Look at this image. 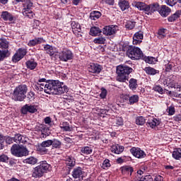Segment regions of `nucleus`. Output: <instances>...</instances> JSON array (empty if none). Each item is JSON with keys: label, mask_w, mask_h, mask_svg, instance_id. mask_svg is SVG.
Segmentation results:
<instances>
[{"label": "nucleus", "mask_w": 181, "mask_h": 181, "mask_svg": "<svg viewBox=\"0 0 181 181\" xmlns=\"http://www.w3.org/2000/svg\"><path fill=\"white\" fill-rule=\"evenodd\" d=\"M35 87H37V90H39V87H40L42 90L44 89L45 93L47 94L60 95L64 94V93H69V88L63 85L60 81H51L47 82L45 78L39 79Z\"/></svg>", "instance_id": "nucleus-1"}, {"label": "nucleus", "mask_w": 181, "mask_h": 181, "mask_svg": "<svg viewBox=\"0 0 181 181\" xmlns=\"http://www.w3.org/2000/svg\"><path fill=\"white\" fill-rule=\"evenodd\" d=\"M132 68L127 66L119 65L117 67V81L120 83H125L128 80V76L132 73Z\"/></svg>", "instance_id": "nucleus-2"}, {"label": "nucleus", "mask_w": 181, "mask_h": 181, "mask_svg": "<svg viewBox=\"0 0 181 181\" xmlns=\"http://www.w3.org/2000/svg\"><path fill=\"white\" fill-rule=\"evenodd\" d=\"M135 6L138 8L139 11H144L146 15H152L153 12L159 11V4L158 3L148 5L144 2L138 1L136 3Z\"/></svg>", "instance_id": "nucleus-3"}, {"label": "nucleus", "mask_w": 181, "mask_h": 181, "mask_svg": "<svg viewBox=\"0 0 181 181\" xmlns=\"http://www.w3.org/2000/svg\"><path fill=\"white\" fill-rule=\"evenodd\" d=\"M127 55L132 60H141L145 59V57H144V52H142L141 48L132 45L128 47Z\"/></svg>", "instance_id": "nucleus-4"}, {"label": "nucleus", "mask_w": 181, "mask_h": 181, "mask_svg": "<svg viewBox=\"0 0 181 181\" xmlns=\"http://www.w3.org/2000/svg\"><path fill=\"white\" fill-rule=\"evenodd\" d=\"M49 169H50L49 163L46 161H42L38 166L34 168L33 177H42Z\"/></svg>", "instance_id": "nucleus-5"}, {"label": "nucleus", "mask_w": 181, "mask_h": 181, "mask_svg": "<svg viewBox=\"0 0 181 181\" xmlns=\"http://www.w3.org/2000/svg\"><path fill=\"white\" fill-rule=\"evenodd\" d=\"M33 6V3L30 0H24L23 9L24 13L23 16H27L29 19H32L35 16V13H33L32 7Z\"/></svg>", "instance_id": "nucleus-6"}, {"label": "nucleus", "mask_w": 181, "mask_h": 181, "mask_svg": "<svg viewBox=\"0 0 181 181\" xmlns=\"http://www.w3.org/2000/svg\"><path fill=\"white\" fill-rule=\"evenodd\" d=\"M11 98L14 101H23V86L19 85L14 89Z\"/></svg>", "instance_id": "nucleus-7"}, {"label": "nucleus", "mask_w": 181, "mask_h": 181, "mask_svg": "<svg viewBox=\"0 0 181 181\" xmlns=\"http://www.w3.org/2000/svg\"><path fill=\"white\" fill-rule=\"evenodd\" d=\"M11 153L17 158H22L23 156V146L14 144L11 148Z\"/></svg>", "instance_id": "nucleus-8"}, {"label": "nucleus", "mask_w": 181, "mask_h": 181, "mask_svg": "<svg viewBox=\"0 0 181 181\" xmlns=\"http://www.w3.org/2000/svg\"><path fill=\"white\" fill-rule=\"evenodd\" d=\"M59 59L61 62H69V60H73V52L69 49H64L59 53Z\"/></svg>", "instance_id": "nucleus-9"}, {"label": "nucleus", "mask_w": 181, "mask_h": 181, "mask_svg": "<svg viewBox=\"0 0 181 181\" xmlns=\"http://www.w3.org/2000/svg\"><path fill=\"white\" fill-rule=\"evenodd\" d=\"M72 176L76 181H81L84 179V171L81 167H77L74 169Z\"/></svg>", "instance_id": "nucleus-10"}, {"label": "nucleus", "mask_w": 181, "mask_h": 181, "mask_svg": "<svg viewBox=\"0 0 181 181\" xmlns=\"http://www.w3.org/2000/svg\"><path fill=\"white\" fill-rule=\"evenodd\" d=\"M130 152L133 155V156L137 158L138 159H144V158L146 157V153H145V151L139 148L132 147L130 149Z\"/></svg>", "instance_id": "nucleus-11"}, {"label": "nucleus", "mask_w": 181, "mask_h": 181, "mask_svg": "<svg viewBox=\"0 0 181 181\" xmlns=\"http://www.w3.org/2000/svg\"><path fill=\"white\" fill-rule=\"evenodd\" d=\"M117 28L118 27L117 25L105 26L103 28L102 32L105 36H112V35H115L117 33Z\"/></svg>", "instance_id": "nucleus-12"}, {"label": "nucleus", "mask_w": 181, "mask_h": 181, "mask_svg": "<svg viewBox=\"0 0 181 181\" xmlns=\"http://www.w3.org/2000/svg\"><path fill=\"white\" fill-rule=\"evenodd\" d=\"M88 70L90 73L100 74L103 70V66L95 63H90L88 65Z\"/></svg>", "instance_id": "nucleus-13"}, {"label": "nucleus", "mask_w": 181, "mask_h": 181, "mask_svg": "<svg viewBox=\"0 0 181 181\" xmlns=\"http://www.w3.org/2000/svg\"><path fill=\"white\" fill-rule=\"evenodd\" d=\"M160 124V122L155 117H149L147 122H146V126L148 128H151L153 129L154 128H156L158 125Z\"/></svg>", "instance_id": "nucleus-14"}, {"label": "nucleus", "mask_w": 181, "mask_h": 181, "mask_svg": "<svg viewBox=\"0 0 181 181\" xmlns=\"http://www.w3.org/2000/svg\"><path fill=\"white\" fill-rule=\"evenodd\" d=\"M1 18L3 19V21L11 22V23L15 21V16H13V14L9 11H2Z\"/></svg>", "instance_id": "nucleus-15"}, {"label": "nucleus", "mask_w": 181, "mask_h": 181, "mask_svg": "<svg viewBox=\"0 0 181 181\" xmlns=\"http://www.w3.org/2000/svg\"><path fill=\"white\" fill-rule=\"evenodd\" d=\"M22 59H23V48H20L12 57V62L13 63H18V62H21Z\"/></svg>", "instance_id": "nucleus-16"}, {"label": "nucleus", "mask_w": 181, "mask_h": 181, "mask_svg": "<svg viewBox=\"0 0 181 181\" xmlns=\"http://www.w3.org/2000/svg\"><path fill=\"white\" fill-rule=\"evenodd\" d=\"M144 40V33L139 31L136 33L133 36V45H141Z\"/></svg>", "instance_id": "nucleus-17"}, {"label": "nucleus", "mask_w": 181, "mask_h": 181, "mask_svg": "<svg viewBox=\"0 0 181 181\" xmlns=\"http://www.w3.org/2000/svg\"><path fill=\"white\" fill-rule=\"evenodd\" d=\"M27 112H30V114L37 112V106L28 104L25 105L23 106V114H26Z\"/></svg>", "instance_id": "nucleus-18"}, {"label": "nucleus", "mask_w": 181, "mask_h": 181, "mask_svg": "<svg viewBox=\"0 0 181 181\" xmlns=\"http://www.w3.org/2000/svg\"><path fill=\"white\" fill-rule=\"evenodd\" d=\"M71 29L74 35H80L78 33H81V25H80V23L76 22V21H72L71 23Z\"/></svg>", "instance_id": "nucleus-19"}, {"label": "nucleus", "mask_w": 181, "mask_h": 181, "mask_svg": "<svg viewBox=\"0 0 181 181\" xmlns=\"http://www.w3.org/2000/svg\"><path fill=\"white\" fill-rule=\"evenodd\" d=\"M124 146H119V144H114L110 147L111 152L117 155L122 153V152H124Z\"/></svg>", "instance_id": "nucleus-20"}, {"label": "nucleus", "mask_w": 181, "mask_h": 181, "mask_svg": "<svg viewBox=\"0 0 181 181\" xmlns=\"http://www.w3.org/2000/svg\"><path fill=\"white\" fill-rule=\"evenodd\" d=\"M122 175H126V176H132L134 172V168L129 165H124L120 168Z\"/></svg>", "instance_id": "nucleus-21"}, {"label": "nucleus", "mask_w": 181, "mask_h": 181, "mask_svg": "<svg viewBox=\"0 0 181 181\" xmlns=\"http://www.w3.org/2000/svg\"><path fill=\"white\" fill-rule=\"evenodd\" d=\"M170 12H172L170 8H169L168 6L163 5L161 6L159 13L161 15V16H163V18H166V16L170 15Z\"/></svg>", "instance_id": "nucleus-22"}, {"label": "nucleus", "mask_w": 181, "mask_h": 181, "mask_svg": "<svg viewBox=\"0 0 181 181\" xmlns=\"http://www.w3.org/2000/svg\"><path fill=\"white\" fill-rule=\"evenodd\" d=\"M45 40L43 37H37L33 40H30L28 42V46L33 47L36 46V45H40V43H45Z\"/></svg>", "instance_id": "nucleus-23"}, {"label": "nucleus", "mask_w": 181, "mask_h": 181, "mask_svg": "<svg viewBox=\"0 0 181 181\" xmlns=\"http://www.w3.org/2000/svg\"><path fill=\"white\" fill-rule=\"evenodd\" d=\"M44 50L49 56H53V54H54V53H56V48H54V47H53V46H51L49 45H44Z\"/></svg>", "instance_id": "nucleus-24"}, {"label": "nucleus", "mask_w": 181, "mask_h": 181, "mask_svg": "<svg viewBox=\"0 0 181 181\" xmlns=\"http://www.w3.org/2000/svg\"><path fill=\"white\" fill-rule=\"evenodd\" d=\"M181 16V10H177L175 13L172 14L168 18V22H175L177 19H179Z\"/></svg>", "instance_id": "nucleus-25"}, {"label": "nucleus", "mask_w": 181, "mask_h": 181, "mask_svg": "<svg viewBox=\"0 0 181 181\" xmlns=\"http://www.w3.org/2000/svg\"><path fill=\"white\" fill-rule=\"evenodd\" d=\"M36 150L40 155H46V153L49 152V150L46 148L45 146L42 144H40L36 146Z\"/></svg>", "instance_id": "nucleus-26"}, {"label": "nucleus", "mask_w": 181, "mask_h": 181, "mask_svg": "<svg viewBox=\"0 0 181 181\" xmlns=\"http://www.w3.org/2000/svg\"><path fill=\"white\" fill-rule=\"evenodd\" d=\"M59 128L64 131L65 132H70L71 131V127H70V124L67 122H62L59 124Z\"/></svg>", "instance_id": "nucleus-27"}, {"label": "nucleus", "mask_w": 181, "mask_h": 181, "mask_svg": "<svg viewBox=\"0 0 181 181\" xmlns=\"http://www.w3.org/2000/svg\"><path fill=\"white\" fill-rule=\"evenodd\" d=\"M144 71H146V74H148L149 76H155V74H159V71L151 66L145 67Z\"/></svg>", "instance_id": "nucleus-28"}, {"label": "nucleus", "mask_w": 181, "mask_h": 181, "mask_svg": "<svg viewBox=\"0 0 181 181\" xmlns=\"http://www.w3.org/2000/svg\"><path fill=\"white\" fill-rule=\"evenodd\" d=\"M102 32L103 30L100 28L93 26L90 28V36H98Z\"/></svg>", "instance_id": "nucleus-29"}, {"label": "nucleus", "mask_w": 181, "mask_h": 181, "mask_svg": "<svg viewBox=\"0 0 181 181\" xmlns=\"http://www.w3.org/2000/svg\"><path fill=\"white\" fill-rule=\"evenodd\" d=\"M27 69L30 70H35L36 67H37V62H35V60H28L25 63Z\"/></svg>", "instance_id": "nucleus-30"}, {"label": "nucleus", "mask_w": 181, "mask_h": 181, "mask_svg": "<svg viewBox=\"0 0 181 181\" xmlns=\"http://www.w3.org/2000/svg\"><path fill=\"white\" fill-rule=\"evenodd\" d=\"M101 18V12L93 11L90 13V19L92 21H97V19H100Z\"/></svg>", "instance_id": "nucleus-31"}, {"label": "nucleus", "mask_w": 181, "mask_h": 181, "mask_svg": "<svg viewBox=\"0 0 181 181\" xmlns=\"http://www.w3.org/2000/svg\"><path fill=\"white\" fill-rule=\"evenodd\" d=\"M66 163L67 166L73 168L76 165V159L73 157L66 156Z\"/></svg>", "instance_id": "nucleus-32"}, {"label": "nucleus", "mask_w": 181, "mask_h": 181, "mask_svg": "<svg viewBox=\"0 0 181 181\" xmlns=\"http://www.w3.org/2000/svg\"><path fill=\"white\" fill-rule=\"evenodd\" d=\"M119 6L122 11H127L129 8V2L128 1L124 0L119 2Z\"/></svg>", "instance_id": "nucleus-33"}, {"label": "nucleus", "mask_w": 181, "mask_h": 181, "mask_svg": "<svg viewBox=\"0 0 181 181\" xmlns=\"http://www.w3.org/2000/svg\"><path fill=\"white\" fill-rule=\"evenodd\" d=\"M129 87L131 90H136L138 88V82L135 78H131L129 81Z\"/></svg>", "instance_id": "nucleus-34"}, {"label": "nucleus", "mask_w": 181, "mask_h": 181, "mask_svg": "<svg viewBox=\"0 0 181 181\" xmlns=\"http://www.w3.org/2000/svg\"><path fill=\"white\" fill-rule=\"evenodd\" d=\"M23 163H26L28 165H36V163H37V158L31 156L30 158H25L23 160Z\"/></svg>", "instance_id": "nucleus-35"}, {"label": "nucleus", "mask_w": 181, "mask_h": 181, "mask_svg": "<svg viewBox=\"0 0 181 181\" xmlns=\"http://www.w3.org/2000/svg\"><path fill=\"white\" fill-rule=\"evenodd\" d=\"M6 57H9V50L8 49H0V62H4Z\"/></svg>", "instance_id": "nucleus-36"}, {"label": "nucleus", "mask_w": 181, "mask_h": 181, "mask_svg": "<svg viewBox=\"0 0 181 181\" xmlns=\"http://www.w3.org/2000/svg\"><path fill=\"white\" fill-rule=\"evenodd\" d=\"M106 39L105 37L99 36L93 40L95 45H105Z\"/></svg>", "instance_id": "nucleus-37"}, {"label": "nucleus", "mask_w": 181, "mask_h": 181, "mask_svg": "<svg viewBox=\"0 0 181 181\" xmlns=\"http://www.w3.org/2000/svg\"><path fill=\"white\" fill-rule=\"evenodd\" d=\"M173 158L174 159H176L177 160H179L181 159V149L180 148H175L173 152Z\"/></svg>", "instance_id": "nucleus-38"}, {"label": "nucleus", "mask_w": 181, "mask_h": 181, "mask_svg": "<svg viewBox=\"0 0 181 181\" xmlns=\"http://www.w3.org/2000/svg\"><path fill=\"white\" fill-rule=\"evenodd\" d=\"M138 101H139V96H138V95H133L129 97V103L130 104V105L136 104Z\"/></svg>", "instance_id": "nucleus-39"}, {"label": "nucleus", "mask_w": 181, "mask_h": 181, "mask_svg": "<svg viewBox=\"0 0 181 181\" xmlns=\"http://www.w3.org/2000/svg\"><path fill=\"white\" fill-rule=\"evenodd\" d=\"M135 122L136 125H144L145 123L146 122V119H145L144 117L139 116L136 117Z\"/></svg>", "instance_id": "nucleus-40"}, {"label": "nucleus", "mask_w": 181, "mask_h": 181, "mask_svg": "<svg viewBox=\"0 0 181 181\" xmlns=\"http://www.w3.org/2000/svg\"><path fill=\"white\" fill-rule=\"evenodd\" d=\"M23 136L21 134H16L13 137V142H16L17 144H23V141H22Z\"/></svg>", "instance_id": "nucleus-41"}, {"label": "nucleus", "mask_w": 181, "mask_h": 181, "mask_svg": "<svg viewBox=\"0 0 181 181\" xmlns=\"http://www.w3.org/2000/svg\"><path fill=\"white\" fill-rule=\"evenodd\" d=\"M52 148H54L55 149H60V148H62V141H60L59 140L54 139L53 140H52Z\"/></svg>", "instance_id": "nucleus-42"}, {"label": "nucleus", "mask_w": 181, "mask_h": 181, "mask_svg": "<svg viewBox=\"0 0 181 181\" xmlns=\"http://www.w3.org/2000/svg\"><path fill=\"white\" fill-rule=\"evenodd\" d=\"M81 153H84L85 155H90L93 153V148H91L90 146L82 147Z\"/></svg>", "instance_id": "nucleus-43"}, {"label": "nucleus", "mask_w": 181, "mask_h": 181, "mask_svg": "<svg viewBox=\"0 0 181 181\" xmlns=\"http://www.w3.org/2000/svg\"><path fill=\"white\" fill-rule=\"evenodd\" d=\"M158 39H164V37H166V29H160L158 33Z\"/></svg>", "instance_id": "nucleus-44"}, {"label": "nucleus", "mask_w": 181, "mask_h": 181, "mask_svg": "<svg viewBox=\"0 0 181 181\" xmlns=\"http://www.w3.org/2000/svg\"><path fill=\"white\" fill-rule=\"evenodd\" d=\"M5 138H6V136H4L2 134H0V150L5 148Z\"/></svg>", "instance_id": "nucleus-45"}, {"label": "nucleus", "mask_w": 181, "mask_h": 181, "mask_svg": "<svg viewBox=\"0 0 181 181\" xmlns=\"http://www.w3.org/2000/svg\"><path fill=\"white\" fill-rule=\"evenodd\" d=\"M136 23L135 21H128L125 25V28L131 30L135 28Z\"/></svg>", "instance_id": "nucleus-46"}, {"label": "nucleus", "mask_w": 181, "mask_h": 181, "mask_svg": "<svg viewBox=\"0 0 181 181\" xmlns=\"http://www.w3.org/2000/svg\"><path fill=\"white\" fill-rule=\"evenodd\" d=\"M9 160V157L5 154H2L0 156V162H3L4 163H8Z\"/></svg>", "instance_id": "nucleus-47"}, {"label": "nucleus", "mask_w": 181, "mask_h": 181, "mask_svg": "<svg viewBox=\"0 0 181 181\" xmlns=\"http://www.w3.org/2000/svg\"><path fill=\"white\" fill-rule=\"evenodd\" d=\"M0 47L1 49H8L9 47V42L6 40L1 41L0 42Z\"/></svg>", "instance_id": "nucleus-48"}, {"label": "nucleus", "mask_w": 181, "mask_h": 181, "mask_svg": "<svg viewBox=\"0 0 181 181\" xmlns=\"http://www.w3.org/2000/svg\"><path fill=\"white\" fill-rule=\"evenodd\" d=\"M110 166H111V164L110 163V160L105 159L103 163V165H102L103 169H107Z\"/></svg>", "instance_id": "nucleus-49"}, {"label": "nucleus", "mask_w": 181, "mask_h": 181, "mask_svg": "<svg viewBox=\"0 0 181 181\" xmlns=\"http://www.w3.org/2000/svg\"><path fill=\"white\" fill-rule=\"evenodd\" d=\"M177 2H179L178 0H166L165 1V4H167V5H168L169 6H175V5L177 4Z\"/></svg>", "instance_id": "nucleus-50"}, {"label": "nucleus", "mask_w": 181, "mask_h": 181, "mask_svg": "<svg viewBox=\"0 0 181 181\" xmlns=\"http://www.w3.org/2000/svg\"><path fill=\"white\" fill-rule=\"evenodd\" d=\"M52 144H53V141L52 140L44 141L41 143V144H42V146L45 148H49V146H52Z\"/></svg>", "instance_id": "nucleus-51"}, {"label": "nucleus", "mask_w": 181, "mask_h": 181, "mask_svg": "<svg viewBox=\"0 0 181 181\" xmlns=\"http://www.w3.org/2000/svg\"><path fill=\"white\" fill-rule=\"evenodd\" d=\"M5 142L8 145H11V144H13V137H11L9 136H6L5 138Z\"/></svg>", "instance_id": "nucleus-52"}, {"label": "nucleus", "mask_w": 181, "mask_h": 181, "mask_svg": "<svg viewBox=\"0 0 181 181\" xmlns=\"http://www.w3.org/2000/svg\"><path fill=\"white\" fill-rule=\"evenodd\" d=\"M100 98H105L107 97V89L102 88L101 93L100 94Z\"/></svg>", "instance_id": "nucleus-53"}, {"label": "nucleus", "mask_w": 181, "mask_h": 181, "mask_svg": "<svg viewBox=\"0 0 181 181\" xmlns=\"http://www.w3.org/2000/svg\"><path fill=\"white\" fill-rule=\"evenodd\" d=\"M154 91H157V93H159L160 94H163V88L160 87V86H156L153 88Z\"/></svg>", "instance_id": "nucleus-54"}, {"label": "nucleus", "mask_w": 181, "mask_h": 181, "mask_svg": "<svg viewBox=\"0 0 181 181\" xmlns=\"http://www.w3.org/2000/svg\"><path fill=\"white\" fill-rule=\"evenodd\" d=\"M30 146L25 145L23 146V156H28L29 155V147Z\"/></svg>", "instance_id": "nucleus-55"}, {"label": "nucleus", "mask_w": 181, "mask_h": 181, "mask_svg": "<svg viewBox=\"0 0 181 181\" xmlns=\"http://www.w3.org/2000/svg\"><path fill=\"white\" fill-rule=\"evenodd\" d=\"M167 112H168V115H175V107H169L167 109Z\"/></svg>", "instance_id": "nucleus-56"}, {"label": "nucleus", "mask_w": 181, "mask_h": 181, "mask_svg": "<svg viewBox=\"0 0 181 181\" xmlns=\"http://www.w3.org/2000/svg\"><path fill=\"white\" fill-rule=\"evenodd\" d=\"M124 124V120L122 119V117H118L117 119H116V125H117V127H121V125Z\"/></svg>", "instance_id": "nucleus-57"}, {"label": "nucleus", "mask_w": 181, "mask_h": 181, "mask_svg": "<svg viewBox=\"0 0 181 181\" xmlns=\"http://www.w3.org/2000/svg\"><path fill=\"white\" fill-rule=\"evenodd\" d=\"M24 146L26 145L27 146H32V144H30V140L28 137H24Z\"/></svg>", "instance_id": "nucleus-58"}, {"label": "nucleus", "mask_w": 181, "mask_h": 181, "mask_svg": "<svg viewBox=\"0 0 181 181\" xmlns=\"http://www.w3.org/2000/svg\"><path fill=\"white\" fill-rule=\"evenodd\" d=\"M28 98V100H32V98H33V97H35V93H33V92H29L28 94H27V95H25L24 97H23V98Z\"/></svg>", "instance_id": "nucleus-59"}, {"label": "nucleus", "mask_w": 181, "mask_h": 181, "mask_svg": "<svg viewBox=\"0 0 181 181\" xmlns=\"http://www.w3.org/2000/svg\"><path fill=\"white\" fill-rule=\"evenodd\" d=\"M142 180L144 181H153V178H152L151 175H146L143 177Z\"/></svg>", "instance_id": "nucleus-60"}, {"label": "nucleus", "mask_w": 181, "mask_h": 181, "mask_svg": "<svg viewBox=\"0 0 181 181\" xmlns=\"http://www.w3.org/2000/svg\"><path fill=\"white\" fill-rule=\"evenodd\" d=\"M173 68V64H168L165 66V70L166 71H170Z\"/></svg>", "instance_id": "nucleus-61"}, {"label": "nucleus", "mask_w": 181, "mask_h": 181, "mask_svg": "<svg viewBox=\"0 0 181 181\" xmlns=\"http://www.w3.org/2000/svg\"><path fill=\"white\" fill-rule=\"evenodd\" d=\"M83 0H72L73 5H75V6H77L79 4H81Z\"/></svg>", "instance_id": "nucleus-62"}, {"label": "nucleus", "mask_w": 181, "mask_h": 181, "mask_svg": "<svg viewBox=\"0 0 181 181\" xmlns=\"http://www.w3.org/2000/svg\"><path fill=\"white\" fill-rule=\"evenodd\" d=\"M23 168H24V172H26V173H28V172H30V169H31L30 166H28L24 164Z\"/></svg>", "instance_id": "nucleus-63"}, {"label": "nucleus", "mask_w": 181, "mask_h": 181, "mask_svg": "<svg viewBox=\"0 0 181 181\" xmlns=\"http://www.w3.org/2000/svg\"><path fill=\"white\" fill-rule=\"evenodd\" d=\"M154 181H163V177L160 176V175H156Z\"/></svg>", "instance_id": "nucleus-64"}]
</instances>
